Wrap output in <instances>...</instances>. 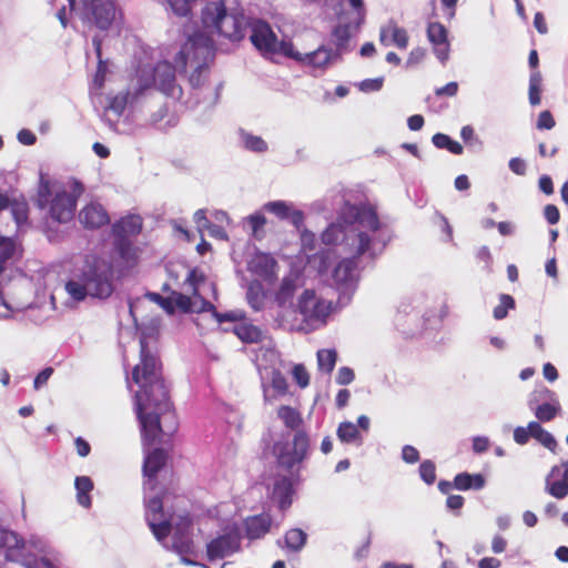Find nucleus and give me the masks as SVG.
Instances as JSON below:
<instances>
[{
  "mask_svg": "<svg viewBox=\"0 0 568 568\" xmlns=\"http://www.w3.org/2000/svg\"><path fill=\"white\" fill-rule=\"evenodd\" d=\"M432 142L437 149H446L450 153L456 154V155L462 154L464 151L460 143L450 139V136H448L447 134H444V133L434 134L432 138Z\"/></svg>",
  "mask_w": 568,
  "mask_h": 568,
  "instance_id": "c03bdc74",
  "label": "nucleus"
},
{
  "mask_svg": "<svg viewBox=\"0 0 568 568\" xmlns=\"http://www.w3.org/2000/svg\"><path fill=\"white\" fill-rule=\"evenodd\" d=\"M544 216L549 224L554 225L559 222L560 213L556 205L547 204L544 207Z\"/></svg>",
  "mask_w": 568,
  "mask_h": 568,
  "instance_id": "e2e57ef3",
  "label": "nucleus"
},
{
  "mask_svg": "<svg viewBox=\"0 0 568 568\" xmlns=\"http://www.w3.org/2000/svg\"><path fill=\"white\" fill-rule=\"evenodd\" d=\"M246 300L254 311H261L264 307L265 294L258 282H252L246 291Z\"/></svg>",
  "mask_w": 568,
  "mask_h": 568,
  "instance_id": "ea45409f",
  "label": "nucleus"
},
{
  "mask_svg": "<svg viewBox=\"0 0 568 568\" xmlns=\"http://www.w3.org/2000/svg\"><path fill=\"white\" fill-rule=\"evenodd\" d=\"M358 31V29L355 28V23L352 24V23H346V24H343V23H339L337 24L333 31H332V36L334 37L335 39V45H336V50L339 55L342 54V52L344 50L347 49V45H348V41L352 37V33L353 32H356Z\"/></svg>",
  "mask_w": 568,
  "mask_h": 568,
  "instance_id": "7c9ffc66",
  "label": "nucleus"
},
{
  "mask_svg": "<svg viewBox=\"0 0 568 568\" xmlns=\"http://www.w3.org/2000/svg\"><path fill=\"white\" fill-rule=\"evenodd\" d=\"M241 536L239 530H233L212 539L206 546L210 560L221 559L240 549Z\"/></svg>",
  "mask_w": 568,
  "mask_h": 568,
  "instance_id": "f3484780",
  "label": "nucleus"
},
{
  "mask_svg": "<svg viewBox=\"0 0 568 568\" xmlns=\"http://www.w3.org/2000/svg\"><path fill=\"white\" fill-rule=\"evenodd\" d=\"M145 520L159 542L171 532V519H168L163 511V501L160 496L145 497Z\"/></svg>",
  "mask_w": 568,
  "mask_h": 568,
  "instance_id": "f8f14e48",
  "label": "nucleus"
},
{
  "mask_svg": "<svg viewBox=\"0 0 568 568\" xmlns=\"http://www.w3.org/2000/svg\"><path fill=\"white\" fill-rule=\"evenodd\" d=\"M142 231V219L140 215H128L112 225L114 237L131 239Z\"/></svg>",
  "mask_w": 568,
  "mask_h": 568,
  "instance_id": "bb28decb",
  "label": "nucleus"
},
{
  "mask_svg": "<svg viewBox=\"0 0 568 568\" xmlns=\"http://www.w3.org/2000/svg\"><path fill=\"white\" fill-rule=\"evenodd\" d=\"M514 307L515 300L510 295L501 294L499 304L494 308V317L500 321L507 316L508 310Z\"/></svg>",
  "mask_w": 568,
  "mask_h": 568,
  "instance_id": "09e8293b",
  "label": "nucleus"
},
{
  "mask_svg": "<svg viewBox=\"0 0 568 568\" xmlns=\"http://www.w3.org/2000/svg\"><path fill=\"white\" fill-rule=\"evenodd\" d=\"M337 437L342 443L356 444L361 446L363 438L355 424L352 422H342L337 427Z\"/></svg>",
  "mask_w": 568,
  "mask_h": 568,
  "instance_id": "72a5a7b5",
  "label": "nucleus"
},
{
  "mask_svg": "<svg viewBox=\"0 0 568 568\" xmlns=\"http://www.w3.org/2000/svg\"><path fill=\"white\" fill-rule=\"evenodd\" d=\"M52 549L40 536L23 538L18 532L0 527V560L23 568H57L50 557Z\"/></svg>",
  "mask_w": 568,
  "mask_h": 568,
  "instance_id": "20e7f679",
  "label": "nucleus"
},
{
  "mask_svg": "<svg viewBox=\"0 0 568 568\" xmlns=\"http://www.w3.org/2000/svg\"><path fill=\"white\" fill-rule=\"evenodd\" d=\"M541 83H542L541 73L538 70L532 71L529 77V90H528L529 103L532 106L540 104Z\"/></svg>",
  "mask_w": 568,
  "mask_h": 568,
  "instance_id": "79ce46f5",
  "label": "nucleus"
},
{
  "mask_svg": "<svg viewBox=\"0 0 568 568\" xmlns=\"http://www.w3.org/2000/svg\"><path fill=\"white\" fill-rule=\"evenodd\" d=\"M270 53H281V54H283L287 58H291L300 63H301V60L303 57L302 53H300L298 51H296L294 49V45L290 40H282V41L276 40V45H275L274 50H272Z\"/></svg>",
  "mask_w": 568,
  "mask_h": 568,
  "instance_id": "49530a36",
  "label": "nucleus"
},
{
  "mask_svg": "<svg viewBox=\"0 0 568 568\" xmlns=\"http://www.w3.org/2000/svg\"><path fill=\"white\" fill-rule=\"evenodd\" d=\"M215 50L211 38L203 33H194L189 37L174 61L180 72L187 67L193 68L189 78L192 88H200L204 84L209 63L214 59Z\"/></svg>",
  "mask_w": 568,
  "mask_h": 568,
  "instance_id": "423d86ee",
  "label": "nucleus"
},
{
  "mask_svg": "<svg viewBox=\"0 0 568 568\" xmlns=\"http://www.w3.org/2000/svg\"><path fill=\"white\" fill-rule=\"evenodd\" d=\"M293 376L296 383L302 387H306L310 384V376L305 367L301 364L295 365L293 368Z\"/></svg>",
  "mask_w": 568,
  "mask_h": 568,
  "instance_id": "bf43d9fd",
  "label": "nucleus"
},
{
  "mask_svg": "<svg viewBox=\"0 0 568 568\" xmlns=\"http://www.w3.org/2000/svg\"><path fill=\"white\" fill-rule=\"evenodd\" d=\"M272 518L268 514L247 517L244 520L245 536L250 540L264 537L271 529Z\"/></svg>",
  "mask_w": 568,
  "mask_h": 568,
  "instance_id": "393cba45",
  "label": "nucleus"
},
{
  "mask_svg": "<svg viewBox=\"0 0 568 568\" xmlns=\"http://www.w3.org/2000/svg\"><path fill=\"white\" fill-rule=\"evenodd\" d=\"M271 385L276 395H284L287 390V382L284 375L276 369L271 373Z\"/></svg>",
  "mask_w": 568,
  "mask_h": 568,
  "instance_id": "3c124183",
  "label": "nucleus"
},
{
  "mask_svg": "<svg viewBox=\"0 0 568 568\" xmlns=\"http://www.w3.org/2000/svg\"><path fill=\"white\" fill-rule=\"evenodd\" d=\"M202 311H210L212 312V315L219 323L223 322H237L242 321L245 317V314L243 311H230L225 313H220L216 311L215 306L211 304L210 302L203 301V307Z\"/></svg>",
  "mask_w": 568,
  "mask_h": 568,
  "instance_id": "a19ab883",
  "label": "nucleus"
},
{
  "mask_svg": "<svg viewBox=\"0 0 568 568\" xmlns=\"http://www.w3.org/2000/svg\"><path fill=\"white\" fill-rule=\"evenodd\" d=\"M355 378V374L352 368L343 366L338 369L336 376V383L338 385H349Z\"/></svg>",
  "mask_w": 568,
  "mask_h": 568,
  "instance_id": "052dcab7",
  "label": "nucleus"
},
{
  "mask_svg": "<svg viewBox=\"0 0 568 568\" xmlns=\"http://www.w3.org/2000/svg\"><path fill=\"white\" fill-rule=\"evenodd\" d=\"M339 57L341 55L337 51L325 45H321L315 51L303 54L301 64L324 70Z\"/></svg>",
  "mask_w": 568,
  "mask_h": 568,
  "instance_id": "5701e85b",
  "label": "nucleus"
},
{
  "mask_svg": "<svg viewBox=\"0 0 568 568\" xmlns=\"http://www.w3.org/2000/svg\"><path fill=\"white\" fill-rule=\"evenodd\" d=\"M202 23L231 41H241L247 33L250 17L241 8H226L223 0L209 1L202 9Z\"/></svg>",
  "mask_w": 568,
  "mask_h": 568,
  "instance_id": "39448f33",
  "label": "nucleus"
},
{
  "mask_svg": "<svg viewBox=\"0 0 568 568\" xmlns=\"http://www.w3.org/2000/svg\"><path fill=\"white\" fill-rule=\"evenodd\" d=\"M508 166L510 171L517 175H525L527 171L526 162L520 158H513L509 160Z\"/></svg>",
  "mask_w": 568,
  "mask_h": 568,
  "instance_id": "0e129e2a",
  "label": "nucleus"
},
{
  "mask_svg": "<svg viewBox=\"0 0 568 568\" xmlns=\"http://www.w3.org/2000/svg\"><path fill=\"white\" fill-rule=\"evenodd\" d=\"M310 438L303 430L294 434L292 443L277 442L273 446V453L280 467L293 473L295 466L302 464L308 455Z\"/></svg>",
  "mask_w": 568,
  "mask_h": 568,
  "instance_id": "1a4fd4ad",
  "label": "nucleus"
},
{
  "mask_svg": "<svg viewBox=\"0 0 568 568\" xmlns=\"http://www.w3.org/2000/svg\"><path fill=\"white\" fill-rule=\"evenodd\" d=\"M419 476L422 480L427 485H433L436 480V466L435 464L427 459L422 462L419 465Z\"/></svg>",
  "mask_w": 568,
  "mask_h": 568,
  "instance_id": "8fccbe9b",
  "label": "nucleus"
},
{
  "mask_svg": "<svg viewBox=\"0 0 568 568\" xmlns=\"http://www.w3.org/2000/svg\"><path fill=\"white\" fill-rule=\"evenodd\" d=\"M143 93L138 83L133 91L126 90L119 92L114 97L109 98V104L105 108L103 120L108 123L110 129L114 130L118 120L122 116L129 103H133Z\"/></svg>",
  "mask_w": 568,
  "mask_h": 568,
  "instance_id": "4468645a",
  "label": "nucleus"
},
{
  "mask_svg": "<svg viewBox=\"0 0 568 568\" xmlns=\"http://www.w3.org/2000/svg\"><path fill=\"white\" fill-rule=\"evenodd\" d=\"M532 432L530 430V422L528 423L527 427L517 426L514 429V440L518 445H526L531 437Z\"/></svg>",
  "mask_w": 568,
  "mask_h": 568,
  "instance_id": "5fc2aeb1",
  "label": "nucleus"
},
{
  "mask_svg": "<svg viewBox=\"0 0 568 568\" xmlns=\"http://www.w3.org/2000/svg\"><path fill=\"white\" fill-rule=\"evenodd\" d=\"M77 490V501L80 506L89 508L91 506L90 493L93 489V481L88 476H78L74 480Z\"/></svg>",
  "mask_w": 568,
  "mask_h": 568,
  "instance_id": "2f4dec72",
  "label": "nucleus"
},
{
  "mask_svg": "<svg viewBox=\"0 0 568 568\" xmlns=\"http://www.w3.org/2000/svg\"><path fill=\"white\" fill-rule=\"evenodd\" d=\"M92 44L94 47L95 53H97L98 59H99V61H98V69H97V72L94 74V78H93V87L97 90H101L103 84H104L105 73H106V70H108V65H106V62L101 59V45H102L101 39L99 37H97V36L93 37Z\"/></svg>",
  "mask_w": 568,
  "mask_h": 568,
  "instance_id": "4c0bfd02",
  "label": "nucleus"
},
{
  "mask_svg": "<svg viewBox=\"0 0 568 568\" xmlns=\"http://www.w3.org/2000/svg\"><path fill=\"white\" fill-rule=\"evenodd\" d=\"M140 364L132 372V379L140 387L134 396V405L143 444L150 446L160 433L172 435L178 422L162 378L161 365L156 355L149 349L144 336L140 338Z\"/></svg>",
  "mask_w": 568,
  "mask_h": 568,
  "instance_id": "f03ea898",
  "label": "nucleus"
},
{
  "mask_svg": "<svg viewBox=\"0 0 568 568\" xmlns=\"http://www.w3.org/2000/svg\"><path fill=\"white\" fill-rule=\"evenodd\" d=\"M247 221H248V224L251 225L253 232H257L260 229H262L266 224L265 216L260 212L251 214L247 217Z\"/></svg>",
  "mask_w": 568,
  "mask_h": 568,
  "instance_id": "69168bd1",
  "label": "nucleus"
},
{
  "mask_svg": "<svg viewBox=\"0 0 568 568\" xmlns=\"http://www.w3.org/2000/svg\"><path fill=\"white\" fill-rule=\"evenodd\" d=\"M179 69L168 61L159 62L154 68L143 67L138 70V83L141 90L149 89L152 84L166 97L180 99L182 89L176 84L175 71Z\"/></svg>",
  "mask_w": 568,
  "mask_h": 568,
  "instance_id": "6e6552de",
  "label": "nucleus"
},
{
  "mask_svg": "<svg viewBox=\"0 0 568 568\" xmlns=\"http://www.w3.org/2000/svg\"><path fill=\"white\" fill-rule=\"evenodd\" d=\"M240 141L243 148L255 153H264L267 151V143L258 135H254L244 129L239 130Z\"/></svg>",
  "mask_w": 568,
  "mask_h": 568,
  "instance_id": "f704fd0d",
  "label": "nucleus"
},
{
  "mask_svg": "<svg viewBox=\"0 0 568 568\" xmlns=\"http://www.w3.org/2000/svg\"><path fill=\"white\" fill-rule=\"evenodd\" d=\"M545 483L549 495L558 499L565 498L568 495V462L552 466Z\"/></svg>",
  "mask_w": 568,
  "mask_h": 568,
  "instance_id": "6ab92c4d",
  "label": "nucleus"
},
{
  "mask_svg": "<svg viewBox=\"0 0 568 568\" xmlns=\"http://www.w3.org/2000/svg\"><path fill=\"white\" fill-rule=\"evenodd\" d=\"M275 266L276 261L268 254H258L250 263V270L264 278L274 275Z\"/></svg>",
  "mask_w": 568,
  "mask_h": 568,
  "instance_id": "c756f323",
  "label": "nucleus"
},
{
  "mask_svg": "<svg viewBox=\"0 0 568 568\" xmlns=\"http://www.w3.org/2000/svg\"><path fill=\"white\" fill-rule=\"evenodd\" d=\"M173 307L181 310L182 312H192V300L187 295L182 293H173L172 295Z\"/></svg>",
  "mask_w": 568,
  "mask_h": 568,
  "instance_id": "603ef678",
  "label": "nucleus"
},
{
  "mask_svg": "<svg viewBox=\"0 0 568 568\" xmlns=\"http://www.w3.org/2000/svg\"><path fill=\"white\" fill-rule=\"evenodd\" d=\"M149 298L155 303H158L164 311H166L169 314H172L174 312L173 303H172V296L171 297H163L159 293H149Z\"/></svg>",
  "mask_w": 568,
  "mask_h": 568,
  "instance_id": "4d7b16f0",
  "label": "nucleus"
},
{
  "mask_svg": "<svg viewBox=\"0 0 568 568\" xmlns=\"http://www.w3.org/2000/svg\"><path fill=\"white\" fill-rule=\"evenodd\" d=\"M84 14L100 30H108L115 19L116 8L113 0H83Z\"/></svg>",
  "mask_w": 568,
  "mask_h": 568,
  "instance_id": "ddd939ff",
  "label": "nucleus"
},
{
  "mask_svg": "<svg viewBox=\"0 0 568 568\" xmlns=\"http://www.w3.org/2000/svg\"><path fill=\"white\" fill-rule=\"evenodd\" d=\"M166 454L162 448H153L145 453L143 463L144 490H155L156 475L165 465Z\"/></svg>",
  "mask_w": 568,
  "mask_h": 568,
  "instance_id": "a211bd4d",
  "label": "nucleus"
},
{
  "mask_svg": "<svg viewBox=\"0 0 568 568\" xmlns=\"http://www.w3.org/2000/svg\"><path fill=\"white\" fill-rule=\"evenodd\" d=\"M298 287L297 276H286L282 280L278 291L275 294V302L281 308H292L295 312L296 305L293 297Z\"/></svg>",
  "mask_w": 568,
  "mask_h": 568,
  "instance_id": "a878e982",
  "label": "nucleus"
},
{
  "mask_svg": "<svg viewBox=\"0 0 568 568\" xmlns=\"http://www.w3.org/2000/svg\"><path fill=\"white\" fill-rule=\"evenodd\" d=\"M337 353L335 349H320L317 352V365L318 369L331 374L336 365Z\"/></svg>",
  "mask_w": 568,
  "mask_h": 568,
  "instance_id": "a18cd8bd",
  "label": "nucleus"
},
{
  "mask_svg": "<svg viewBox=\"0 0 568 568\" xmlns=\"http://www.w3.org/2000/svg\"><path fill=\"white\" fill-rule=\"evenodd\" d=\"M64 287L77 302H82L88 296L108 298L113 292L112 266L95 255H85L74 263Z\"/></svg>",
  "mask_w": 568,
  "mask_h": 568,
  "instance_id": "7ed1b4c3",
  "label": "nucleus"
},
{
  "mask_svg": "<svg viewBox=\"0 0 568 568\" xmlns=\"http://www.w3.org/2000/svg\"><path fill=\"white\" fill-rule=\"evenodd\" d=\"M379 42L385 45H396L398 49H406L408 45L407 31L398 27L394 20L383 24L379 30Z\"/></svg>",
  "mask_w": 568,
  "mask_h": 568,
  "instance_id": "4be33fe9",
  "label": "nucleus"
},
{
  "mask_svg": "<svg viewBox=\"0 0 568 568\" xmlns=\"http://www.w3.org/2000/svg\"><path fill=\"white\" fill-rule=\"evenodd\" d=\"M263 210L274 214L280 220H288L297 230L304 224V213L285 201L267 202L263 205Z\"/></svg>",
  "mask_w": 568,
  "mask_h": 568,
  "instance_id": "aec40b11",
  "label": "nucleus"
},
{
  "mask_svg": "<svg viewBox=\"0 0 568 568\" xmlns=\"http://www.w3.org/2000/svg\"><path fill=\"white\" fill-rule=\"evenodd\" d=\"M332 310V302L316 295L313 290H305L300 296L295 312L312 328H318L326 323Z\"/></svg>",
  "mask_w": 568,
  "mask_h": 568,
  "instance_id": "9d476101",
  "label": "nucleus"
},
{
  "mask_svg": "<svg viewBox=\"0 0 568 568\" xmlns=\"http://www.w3.org/2000/svg\"><path fill=\"white\" fill-rule=\"evenodd\" d=\"M531 437L539 442L544 447L555 453L558 443L554 435L546 430L538 422H530Z\"/></svg>",
  "mask_w": 568,
  "mask_h": 568,
  "instance_id": "c9c22d12",
  "label": "nucleus"
},
{
  "mask_svg": "<svg viewBox=\"0 0 568 568\" xmlns=\"http://www.w3.org/2000/svg\"><path fill=\"white\" fill-rule=\"evenodd\" d=\"M193 220L199 229V231H203V230H206L210 224L212 223L207 217H206V212L204 210H197L195 213H194V216H193Z\"/></svg>",
  "mask_w": 568,
  "mask_h": 568,
  "instance_id": "338daca9",
  "label": "nucleus"
},
{
  "mask_svg": "<svg viewBox=\"0 0 568 568\" xmlns=\"http://www.w3.org/2000/svg\"><path fill=\"white\" fill-rule=\"evenodd\" d=\"M233 331L243 343H258L262 339V331L253 324L240 323Z\"/></svg>",
  "mask_w": 568,
  "mask_h": 568,
  "instance_id": "e433bc0d",
  "label": "nucleus"
},
{
  "mask_svg": "<svg viewBox=\"0 0 568 568\" xmlns=\"http://www.w3.org/2000/svg\"><path fill=\"white\" fill-rule=\"evenodd\" d=\"M191 530L192 521L189 517H181L178 523L171 520V531H173L172 545L169 547L165 541L161 544L166 549H171L178 555H189L193 552ZM164 540H166V538Z\"/></svg>",
  "mask_w": 568,
  "mask_h": 568,
  "instance_id": "2eb2a0df",
  "label": "nucleus"
},
{
  "mask_svg": "<svg viewBox=\"0 0 568 568\" xmlns=\"http://www.w3.org/2000/svg\"><path fill=\"white\" fill-rule=\"evenodd\" d=\"M384 78L366 79L358 83V89L362 92H376L383 87Z\"/></svg>",
  "mask_w": 568,
  "mask_h": 568,
  "instance_id": "864d4df0",
  "label": "nucleus"
},
{
  "mask_svg": "<svg viewBox=\"0 0 568 568\" xmlns=\"http://www.w3.org/2000/svg\"><path fill=\"white\" fill-rule=\"evenodd\" d=\"M278 418L290 429H297L302 424L301 414L293 407L281 406L277 410Z\"/></svg>",
  "mask_w": 568,
  "mask_h": 568,
  "instance_id": "37998d69",
  "label": "nucleus"
},
{
  "mask_svg": "<svg viewBox=\"0 0 568 568\" xmlns=\"http://www.w3.org/2000/svg\"><path fill=\"white\" fill-rule=\"evenodd\" d=\"M528 407L541 423L550 422L561 413L557 394L547 387H542L532 393L528 399Z\"/></svg>",
  "mask_w": 568,
  "mask_h": 568,
  "instance_id": "9b49d317",
  "label": "nucleus"
},
{
  "mask_svg": "<svg viewBox=\"0 0 568 568\" xmlns=\"http://www.w3.org/2000/svg\"><path fill=\"white\" fill-rule=\"evenodd\" d=\"M485 485L486 480L481 474H469L465 471L457 474L454 478V486L458 490H480Z\"/></svg>",
  "mask_w": 568,
  "mask_h": 568,
  "instance_id": "c85d7f7f",
  "label": "nucleus"
},
{
  "mask_svg": "<svg viewBox=\"0 0 568 568\" xmlns=\"http://www.w3.org/2000/svg\"><path fill=\"white\" fill-rule=\"evenodd\" d=\"M315 234L308 230H304L301 234V241L304 250L313 251L315 248Z\"/></svg>",
  "mask_w": 568,
  "mask_h": 568,
  "instance_id": "774afa93",
  "label": "nucleus"
},
{
  "mask_svg": "<svg viewBox=\"0 0 568 568\" xmlns=\"http://www.w3.org/2000/svg\"><path fill=\"white\" fill-rule=\"evenodd\" d=\"M293 485L287 477H280L275 480L273 487V497L278 500L282 510L288 508L292 504Z\"/></svg>",
  "mask_w": 568,
  "mask_h": 568,
  "instance_id": "cd10ccee",
  "label": "nucleus"
},
{
  "mask_svg": "<svg viewBox=\"0 0 568 568\" xmlns=\"http://www.w3.org/2000/svg\"><path fill=\"white\" fill-rule=\"evenodd\" d=\"M325 245H341L348 257L341 260L333 270V281L339 301L347 303L354 294L358 270L379 256L392 236L377 212L367 204L345 202L335 223H331L321 235Z\"/></svg>",
  "mask_w": 568,
  "mask_h": 568,
  "instance_id": "f257e3e1",
  "label": "nucleus"
},
{
  "mask_svg": "<svg viewBox=\"0 0 568 568\" xmlns=\"http://www.w3.org/2000/svg\"><path fill=\"white\" fill-rule=\"evenodd\" d=\"M427 38L434 47V53L437 59L445 64L449 58V43L446 28L439 22H430L427 27Z\"/></svg>",
  "mask_w": 568,
  "mask_h": 568,
  "instance_id": "412c9836",
  "label": "nucleus"
},
{
  "mask_svg": "<svg viewBox=\"0 0 568 568\" xmlns=\"http://www.w3.org/2000/svg\"><path fill=\"white\" fill-rule=\"evenodd\" d=\"M556 122L552 118V114L549 111H542L538 115L537 120V129L539 130H551L555 126Z\"/></svg>",
  "mask_w": 568,
  "mask_h": 568,
  "instance_id": "13d9d810",
  "label": "nucleus"
},
{
  "mask_svg": "<svg viewBox=\"0 0 568 568\" xmlns=\"http://www.w3.org/2000/svg\"><path fill=\"white\" fill-rule=\"evenodd\" d=\"M248 31L250 40L258 51L270 53L274 50L277 38L267 22L251 18Z\"/></svg>",
  "mask_w": 568,
  "mask_h": 568,
  "instance_id": "dca6fc26",
  "label": "nucleus"
},
{
  "mask_svg": "<svg viewBox=\"0 0 568 568\" xmlns=\"http://www.w3.org/2000/svg\"><path fill=\"white\" fill-rule=\"evenodd\" d=\"M11 212L18 226L24 223L28 219L27 205L24 203L12 204Z\"/></svg>",
  "mask_w": 568,
  "mask_h": 568,
  "instance_id": "6e6d98bb",
  "label": "nucleus"
},
{
  "mask_svg": "<svg viewBox=\"0 0 568 568\" xmlns=\"http://www.w3.org/2000/svg\"><path fill=\"white\" fill-rule=\"evenodd\" d=\"M402 459L407 464H415L419 460V453L414 446L405 445L402 449Z\"/></svg>",
  "mask_w": 568,
  "mask_h": 568,
  "instance_id": "680f3d73",
  "label": "nucleus"
},
{
  "mask_svg": "<svg viewBox=\"0 0 568 568\" xmlns=\"http://www.w3.org/2000/svg\"><path fill=\"white\" fill-rule=\"evenodd\" d=\"M113 245L119 256L126 263H133L138 260L139 248L131 239L114 237Z\"/></svg>",
  "mask_w": 568,
  "mask_h": 568,
  "instance_id": "473e14b6",
  "label": "nucleus"
},
{
  "mask_svg": "<svg viewBox=\"0 0 568 568\" xmlns=\"http://www.w3.org/2000/svg\"><path fill=\"white\" fill-rule=\"evenodd\" d=\"M307 540V534L300 528H292L284 536L285 547L291 551H301Z\"/></svg>",
  "mask_w": 568,
  "mask_h": 568,
  "instance_id": "58836bf2",
  "label": "nucleus"
},
{
  "mask_svg": "<svg viewBox=\"0 0 568 568\" xmlns=\"http://www.w3.org/2000/svg\"><path fill=\"white\" fill-rule=\"evenodd\" d=\"M79 220L88 229H99L109 223V215L100 203L92 202L80 211Z\"/></svg>",
  "mask_w": 568,
  "mask_h": 568,
  "instance_id": "b1692460",
  "label": "nucleus"
},
{
  "mask_svg": "<svg viewBox=\"0 0 568 568\" xmlns=\"http://www.w3.org/2000/svg\"><path fill=\"white\" fill-rule=\"evenodd\" d=\"M37 204L41 210H48V214L53 221L67 223L74 216L77 196L41 176Z\"/></svg>",
  "mask_w": 568,
  "mask_h": 568,
  "instance_id": "0eeeda50",
  "label": "nucleus"
},
{
  "mask_svg": "<svg viewBox=\"0 0 568 568\" xmlns=\"http://www.w3.org/2000/svg\"><path fill=\"white\" fill-rule=\"evenodd\" d=\"M14 253V242L10 237L0 236V274L3 272V263L12 257Z\"/></svg>",
  "mask_w": 568,
  "mask_h": 568,
  "instance_id": "de8ad7c7",
  "label": "nucleus"
}]
</instances>
